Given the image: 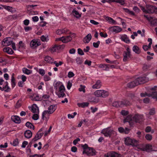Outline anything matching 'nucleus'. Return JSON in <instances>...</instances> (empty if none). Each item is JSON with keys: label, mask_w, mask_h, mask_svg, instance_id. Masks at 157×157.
I'll return each mask as SVG.
<instances>
[{"label": "nucleus", "mask_w": 157, "mask_h": 157, "mask_svg": "<svg viewBox=\"0 0 157 157\" xmlns=\"http://www.w3.org/2000/svg\"><path fill=\"white\" fill-rule=\"evenodd\" d=\"M44 80L45 81H48L51 80V78L47 75H44L43 77Z\"/></svg>", "instance_id": "nucleus-51"}, {"label": "nucleus", "mask_w": 157, "mask_h": 157, "mask_svg": "<svg viewBox=\"0 0 157 157\" xmlns=\"http://www.w3.org/2000/svg\"><path fill=\"white\" fill-rule=\"evenodd\" d=\"M137 141L134 139H132L128 137L125 138L124 139L125 144L128 145L134 146L135 144H137Z\"/></svg>", "instance_id": "nucleus-10"}, {"label": "nucleus", "mask_w": 157, "mask_h": 157, "mask_svg": "<svg viewBox=\"0 0 157 157\" xmlns=\"http://www.w3.org/2000/svg\"><path fill=\"white\" fill-rule=\"evenodd\" d=\"M102 86V83L100 80H98L96 81L95 83L92 86L93 89H100Z\"/></svg>", "instance_id": "nucleus-20"}, {"label": "nucleus", "mask_w": 157, "mask_h": 157, "mask_svg": "<svg viewBox=\"0 0 157 157\" xmlns=\"http://www.w3.org/2000/svg\"><path fill=\"white\" fill-rule=\"evenodd\" d=\"M113 131L110 129L109 128H106L103 129L101 132L105 136H109L110 137L112 135V134Z\"/></svg>", "instance_id": "nucleus-9"}, {"label": "nucleus", "mask_w": 157, "mask_h": 157, "mask_svg": "<svg viewBox=\"0 0 157 157\" xmlns=\"http://www.w3.org/2000/svg\"><path fill=\"white\" fill-rule=\"evenodd\" d=\"M45 130V129L44 128H41L36 134L35 137L32 139L31 141L29 143V144L31 145L33 143L35 142L38 140L40 139L44 134V133L41 132L42 131L44 132Z\"/></svg>", "instance_id": "nucleus-5"}, {"label": "nucleus", "mask_w": 157, "mask_h": 157, "mask_svg": "<svg viewBox=\"0 0 157 157\" xmlns=\"http://www.w3.org/2000/svg\"><path fill=\"white\" fill-rule=\"evenodd\" d=\"M44 60L47 63L51 64H53L54 61L53 58L48 56L45 57Z\"/></svg>", "instance_id": "nucleus-30"}, {"label": "nucleus", "mask_w": 157, "mask_h": 157, "mask_svg": "<svg viewBox=\"0 0 157 157\" xmlns=\"http://www.w3.org/2000/svg\"><path fill=\"white\" fill-rule=\"evenodd\" d=\"M22 101L21 100H19L16 103L15 107L16 108H18L21 106Z\"/></svg>", "instance_id": "nucleus-45"}, {"label": "nucleus", "mask_w": 157, "mask_h": 157, "mask_svg": "<svg viewBox=\"0 0 157 157\" xmlns=\"http://www.w3.org/2000/svg\"><path fill=\"white\" fill-rule=\"evenodd\" d=\"M105 19L110 24H116L117 23L116 21L111 17H106L105 18Z\"/></svg>", "instance_id": "nucleus-32"}, {"label": "nucleus", "mask_w": 157, "mask_h": 157, "mask_svg": "<svg viewBox=\"0 0 157 157\" xmlns=\"http://www.w3.org/2000/svg\"><path fill=\"white\" fill-rule=\"evenodd\" d=\"M72 38L70 36H63L59 38V40H61L63 43H67L71 41Z\"/></svg>", "instance_id": "nucleus-16"}, {"label": "nucleus", "mask_w": 157, "mask_h": 157, "mask_svg": "<svg viewBox=\"0 0 157 157\" xmlns=\"http://www.w3.org/2000/svg\"><path fill=\"white\" fill-rule=\"evenodd\" d=\"M3 89H4V91L6 92H9L10 90V88L7 85H6L4 86L3 87Z\"/></svg>", "instance_id": "nucleus-50"}, {"label": "nucleus", "mask_w": 157, "mask_h": 157, "mask_svg": "<svg viewBox=\"0 0 157 157\" xmlns=\"http://www.w3.org/2000/svg\"><path fill=\"white\" fill-rule=\"evenodd\" d=\"M144 120V116L143 115L136 114L129 121H126L129 122L130 125L132 126L135 123H140L143 121Z\"/></svg>", "instance_id": "nucleus-3"}, {"label": "nucleus", "mask_w": 157, "mask_h": 157, "mask_svg": "<svg viewBox=\"0 0 157 157\" xmlns=\"http://www.w3.org/2000/svg\"><path fill=\"white\" fill-rule=\"evenodd\" d=\"M120 101H114V102L112 104V105L113 106L116 107H118L120 106Z\"/></svg>", "instance_id": "nucleus-53"}, {"label": "nucleus", "mask_w": 157, "mask_h": 157, "mask_svg": "<svg viewBox=\"0 0 157 157\" xmlns=\"http://www.w3.org/2000/svg\"><path fill=\"white\" fill-rule=\"evenodd\" d=\"M32 132L29 130H26L24 133L25 137L27 138H30L32 136Z\"/></svg>", "instance_id": "nucleus-33"}, {"label": "nucleus", "mask_w": 157, "mask_h": 157, "mask_svg": "<svg viewBox=\"0 0 157 157\" xmlns=\"http://www.w3.org/2000/svg\"><path fill=\"white\" fill-rule=\"evenodd\" d=\"M131 52H126V51H124L123 54V61L124 62L128 60L129 58H131Z\"/></svg>", "instance_id": "nucleus-19"}, {"label": "nucleus", "mask_w": 157, "mask_h": 157, "mask_svg": "<svg viewBox=\"0 0 157 157\" xmlns=\"http://www.w3.org/2000/svg\"><path fill=\"white\" fill-rule=\"evenodd\" d=\"M78 54L81 55H83L84 54L83 51L80 48L78 49Z\"/></svg>", "instance_id": "nucleus-57"}, {"label": "nucleus", "mask_w": 157, "mask_h": 157, "mask_svg": "<svg viewBox=\"0 0 157 157\" xmlns=\"http://www.w3.org/2000/svg\"><path fill=\"white\" fill-rule=\"evenodd\" d=\"M92 104H95L99 101V99H89V100Z\"/></svg>", "instance_id": "nucleus-40"}, {"label": "nucleus", "mask_w": 157, "mask_h": 157, "mask_svg": "<svg viewBox=\"0 0 157 157\" xmlns=\"http://www.w3.org/2000/svg\"><path fill=\"white\" fill-rule=\"evenodd\" d=\"M12 120L14 122L19 124L21 122V120L20 117L17 116H13L11 117Z\"/></svg>", "instance_id": "nucleus-26"}, {"label": "nucleus", "mask_w": 157, "mask_h": 157, "mask_svg": "<svg viewBox=\"0 0 157 157\" xmlns=\"http://www.w3.org/2000/svg\"><path fill=\"white\" fill-rule=\"evenodd\" d=\"M121 114L123 116H126L128 114V111L125 110H122L121 111Z\"/></svg>", "instance_id": "nucleus-62"}, {"label": "nucleus", "mask_w": 157, "mask_h": 157, "mask_svg": "<svg viewBox=\"0 0 157 157\" xmlns=\"http://www.w3.org/2000/svg\"><path fill=\"white\" fill-rule=\"evenodd\" d=\"M126 95L128 97H131V98L135 97V94L132 92H127Z\"/></svg>", "instance_id": "nucleus-46"}, {"label": "nucleus", "mask_w": 157, "mask_h": 157, "mask_svg": "<svg viewBox=\"0 0 157 157\" xmlns=\"http://www.w3.org/2000/svg\"><path fill=\"white\" fill-rule=\"evenodd\" d=\"M25 126L29 128H30V129L33 128V129H34L35 128L34 125L29 121L27 122L26 123Z\"/></svg>", "instance_id": "nucleus-41"}, {"label": "nucleus", "mask_w": 157, "mask_h": 157, "mask_svg": "<svg viewBox=\"0 0 157 157\" xmlns=\"http://www.w3.org/2000/svg\"><path fill=\"white\" fill-rule=\"evenodd\" d=\"M19 48H25V44L23 43L22 41H20L18 44Z\"/></svg>", "instance_id": "nucleus-47"}, {"label": "nucleus", "mask_w": 157, "mask_h": 157, "mask_svg": "<svg viewBox=\"0 0 157 157\" xmlns=\"http://www.w3.org/2000/svg\"><path fill=\"white\" fill-rule=\"evenodd\" d=\"M153 146L150 144H147L145 147L143 148L144 151H147L149 152L150 151H155L153 149Z\"/></svg>", "instance_id": "nucleus-28"}, {"label": "nucleus", "mask_w": 157, "mask_h": 157, "mask_svg": "<svg viewBox=\"0 0 157 157\" xmlns=\"http://www.w3.org/2000/svg\"><path fill=\"white\" fill-rule=\"evenodd\" d=\"M138 85L139 82H136V81L135 79L134 81L128 83L127 84V86L128 87L131 88L134 87Z\"/></svg>", "instance_id": "nucleus-18"}, {"label": "nucleus", "mask_w": 157, "mask_h": 157, "mask_svg": "<svg viewBox=\"0 0 157 157\" xmlns=\"http://www.w3.org/2000/svg\"><path fill=\"white\" fill-rule=\"evenodd\" d=\"M38 72L42 76H44L45 74V70L43 69H39Z\"/></svg>", "instance_id": "nucleus-49"}, {"label": "nucleus", "mask_w": 157, "mask_h": 157, "mask_svg": "<svg viewBox=\"0 0 157 157\" xmlns=\"http://www.w3.org/2000/svg\"><path fill=\"white\" fill-rule=\"evenodd\" d=\"M85 86L81 85L80 86V87L79 88V90L80 92L83 91L84 93L85 92Z\"/></svg>", "instance_id": "nucleus-56"}, {"label": "nucleus", "mask_w": 157, "mask_h": 157, "mask_svg": "<svg viewBox=\"0 0 157 157\" xmlns=\"http://www.w3.org/2000/svg\"><path fill=\"white\" fill-rule=\"evenodd\" d=\"M130 130L129 129L127 128H125L124 129L122 127H120L118 128V130L120 132L125 134H128Z\"/></svg>", "instance_id": "nucleus-21"}, {"label": "nucleus", "mask_w": 157, "mask_h": 157, "mask_svg": "<svg viewBox=\"0 0 157 157\" xmlns=\"http://www.w3.org/2000/svg\"><path fill=\"white\" fill-rule=\"evenodd\" d=\"M94 95L97 97H107L109 94L108 91L104 90H98L95 91L94 93Z\"/></svg>", "instance_id": "nucleus-6"}, {"label": "nucleus", "mask_w": 157, "mask_h": 157, "mask_svg": "<svg viewBox=\"0 0 157 157\" xmlns=\"http://www.w3.org/2000/svg\"><path fill=\"white\" fill-rule=\"evenodd\" d=\"M130 103L129 100L126 99H123L120 101V103L119 104L120 107H123L124 106L129 105L130 104Z\"/></svg>", "instance_id": "nucleus-22"}, {"label": "nucleus", "mask_w": 157, "mask_h": 157, "mask_svg": "<svg viewBox=\"0 0 157 157\" xmlns=\"http://www.w3.org/2000/svg\"><path fill=\"white\" fill-rule=\"evenodd\" d=\"M92 36L90 33L88 34L83 39V41L85 43H88L91 40Z\"/></svg>", "instance_id": "nucleus-31"}, {"label": "nucleus", "mask_w": 157, "mask_h": 157, "mask_svg": "<svg viewBox=\"0 0 157 157\" xmlns=\"http://www.w3.org/2000/svg\"><path fill=\"white\" fill-rule=\"evenodd\" d=\"M82 147L83 150L82 152L83 154H86L89 156L95 155H96V152L95 150L92 147H88L87 144L82 145Z\"/></svg>", "instance_id": "nucleus-2"}, {"label": "nucleus", "mask_w": 157, "mask_h": 157, "mask_svg": "<svg viewBox=\"0 0 157 157\" xmlns=\"http://www.w3.org/2000/svg\"><path fill=\"white\" fill-rule=\"evenodd\" d=\"M39 116L37 114H35L33 115L32 119L35 120H37L38 119Z\"/></svg>", "instance_id": "nucleus-58"}, {"label": "nucleus", "mask_w": 157, "mask_h": 157, "mask_svg": "<svg viewBox=\"0 0 157 157\" xmlns=\"http://www.w3.org/2000/svg\"><path fill=\"white\" fill-rule=\"evenodd\" d=\"M72 85V82H71L69 81L67 83V87L68 90H70Z\"/></svg>", "instance_id": "nucleus-61"}, {"label": "nucleus", "mask_w": 157, "mask_h": 157, "mask_svg": "<svg viewBox=\"0 0 157 157\" xmlns=\"http://www.w3.org/2000/svg\"><path fill=\"white\" fill-rule=\"evenodd\" d=\"M132 50L136 53L139 54L140 52L139 48L136 45H134L132 48Z\"/></svg>", "instance_id": "nucleus-39"}, {"label": "nucleus", "mask_w": 157, "mask_h": 157, "mask_svg": "<svg viewBox=\"0 0 157 157\" xmlns=\"http://www.w3.org/2000/svg\"><path fill=\"white\" fill-rule=\"evenodd\" d=\"M29 108L33 113H36L37 111H38V108L35 104H33L32 106L29 107Z\"/></svg>", "instance_id": "nucleus-25"}, {"label": "nucleus", "mask_w": 157, "mask_h": 157, "mask_svg": "<svg viewBox=\"0 0 157 157\" xmlns=\"http://www.w3.org/2000/svg\"><path fill=\"white\" fill-rule=\"evenodd\" d=\"M108 65H109L101 64L99 65V67L104 68V70L107 71L109 70V69Z\"/></svg>", "instance_id": "nucleus-36"}, {"label": "nucleus", "mask_w": 157, "mask_h": 157, "mask_svg": "<svg viewBox=\"0 0 157 157\" xmlns=\"http://www.w3.org/2000/svg\"><path fill=\"white\" fill-rule=\"evenodd\" d=\"M105 157H121V155L117 153L112 151L105 155Z\"/></svg>", "instance_id": "nucleus-15"}, {"label": "nucleus", "mask_w": 157, "mask_h": 157, "mask_svg": "<svg viewBox=\"0 0 157 157\" xmlns=\"http://www.w3.org/2000/svg\"><path fill=\"white\" fill-rule=\"evenodd\" d=\"M143 11L145 13L157 14V7L153 5H147L146 8H144Z\"/></svg>", "instance_id": "nucleus-4"}, {"label": "nucleus", "mask_w": 157, "mask_h": 157, "mask_svg": "<svg viewBox=\"0 0 157 157\" xmlns=\"http://www.w3.org/2000/svg\"><path fill=\"white\" fill-rule=\"evenodd\" d=\"M100 44L99 41H98L97 42H94L93 43V46L95 48H98Z\"/></svg>", "instance_id": "nucleus-55"}, {"label": "nucleus", "mask_w": 157, "mask_h": 157, "mask_svg": "<svg viewBox=\"0 0 157 157\" xmlns=\"http://www.w3.org/2000/svg\"><path fill=\"white\" fill-rule=\"evenodd\" d=\"M72 13L74 16L76 18H79L81 16V14H79V13L75 9L73 10Z\"/></svg>", "instance_id": "nucleus-37"}, {"label": "nucleus", "mask_w": 157, "mask_h": 157, "mask_svg": "<svg viewBox=\"0 0 157 157\" xmlns=\"http://www.w3.org/2000/svg\"><path fill=\"white\" fill-rule=\"evenodd\" d=\"M145 131L147 133H148L151 132V133H153L154 132L153 130H151V127L149 126L146 127L145 129Z\"/></svg>", "instance_id": "nucleus-44"}, {"label": "nucleus", "mask_w": 157, "mask_h": 157, "mask_svg": "<svg viewBox=\"0 0 157 157\" xmlns=\"http://www.w3.org/2000/svg\"><path fill=\"white\" fill-rule=\"evenodd\" d=\"M44 154H43L41 155L35 154L33 155H30L29 157H43V156Z\"/></svg>", "instance_id": "nucleus-64"}, {"label": "nucleus", "mask_w": 157, "mask_h": 157, "mask_svg": "<svg viewBox=\"0 0 157 157\" xmlns=\"http://www.w3.org/2000/svg\"><path fill=\"white\" fill-rule=\"evenodd\" d=\"M13 42L12 39L10 37L4 38L2 41V45L3 46H6L11 44Z\"/></svg>", "instance_id": "nucleus-11"}, {"label": "nucleus", "mask_w": 157, "mask_h": 157, "mask_svg": "<svg viewBox=\"0 0 157 157\" xmlns=\"http://www.w3.org/2000/svg\"><path fill=\"white\" fill-rule=\"evenodd\" d=\"M18 139L17 138L13 140V145L14 146H16L18 145Z\"/></svg>", "instance_id": "nucleus-52"}, {"label": "nucleus", "mask_w": 157, "mask_h": 157, "mask_svg": "<svg viewBox=\"0 0 157 157\" xmlns=\"http://www.w3.org/2000/svg\"><path fill=\"white\" fill-rule=\"evenodd\" d=\"M40 45V43L36 40H33L30 43V46L33 48H36Z\"/></svg>", "instance_id": "nucleus-14"}, {"label": "nucleus", "mask_w": 157, "mask_h": 157, "mask_svg": "<svg viewBox=\"0 0 157 157\" xmlns=\"http://www.w3.org/2000/svg\"><path fill=\"white\" fill-rule=\"evenodd\" d=\"M23 72L27 75H29L32 73V71L26 68H24L23 69Z\"/></svg>", "instance_id": "nucleus-42"}, {"label": "nucleus", "mask_w": 157, "mask_h": 157, "mask_svg": "<svg viewBox=\"0 0 157 157\" xmlns=\"http://www.w3.org/2000/svg\"><path fill=\"white\" fill-rule=\"evenodd\" d=\"M56 90L59 88V90L56 92V94L59 98L63 97L65 95L64 92L65 90V88L62 83L59 82L56 83L54 86Z\"/></svg>", "instance_id": "nucleus-1"}, {"label": "nucleus", "mask_w": 157, "mask_h": 157, "mask_svg": "<svg viewBox=\"0 0 157 157\" xmlns=\"http://www.w3.org/2000/svg\"><path fill=\"white\" fill-rule=\"evenodd\" d=\"M140 103H142V101L145 104H147L149 103L150 101V99H140L138 100Z\"/></svg>", "instance_id": "nucleus-43"}, {"label": "nucleus", "mask_w": 157, "mask_h": 157, "mask_svg": "<svg viewBox=\"0 0 157 157\" xmlns=\"http://www.w3.org/2000/svg\"><path fill=\"white\" fill-rule=\"evenodd\" d=\"M109 30L115 33H118L121 31V28L118 26H113L109 28Z\"/></svg>", "instance_id": "nucleus-13"}, {"label": "nucleus", "mask_w": 157, "mask_h": 157, "mask_svg": "<svg viewBox=\"0 0 157 157\" xmlns=\"http://www.w3.org/2000/svg\"><path fill=\"white\" fill-rule=\"evenodd\" d=\"M14 74L13 73L11 76V83L12 88H14L16 85L15 79L14 77Z\"/></svg>", "instance_id": "nucleus-38"}, {"label": "nucleus", "mask_w": 157, "mask_h": 157, "mask_svg": "<svg viewBox=\"0 0 157 157\" xmlns=\"http://www.w3.org/2000/svg\"><path fill=\"white\" fill-rule=\"evenodd\" d=\"M136 82H139V85L145 83L147 82L148 80L147 77L145 76H143L138 78L136 79Z\"/></svg>", "instance_id": "nucleus-12"}, {"label": "nucleus", "mask_w": 157, "mask_h": 157, "mask_svg": "<svg viewBox=\"0 0 157 157\" xmlns=\"http://www.w3.org/2000/svg\"><path fill=\"white\" fill-rule=\"evenodd\" d=\"M106 62L108 63H115L116 64H118V63H117L116 61L115 60L113 61H110L108 59L106 58L105 59Z\"/></svg>", "instance_id": "nucleus-54"}, {"label": "nucleus", "mask_w": 157, "mask_h": 157, "mask_svg": "<svg viewBox=\"0 0 157 157\" xmlns=\"http://www.w3.org/2000/svg\"><path fill=\"white\" fill-rule=\"evenodd\" d=\"M92 62L91 61L86 60L85 61L84 64L86 65H87L89 66H90L91 65Z\"/></svg>", "instance_id": "nucleus-63"}, {"label": "nucleus", "mask_w": 157, "mask_h": 157, "mask_svg": "<svg viewBox=\"0 0 157 157\" xmlns=\"http://www.w3.org/2000/svg\"><path fill=\"white\" fill-rule=\"evenodd\" d=\"M146 139L148 140L151 141L152 138V136L149 134H146L145 136Z\"/></svg>", "instance_id": "nucleus-48"}, {"label": "nucleus", "mask_w": 157, "mask_h": 157, "mask_svg": "<svg viewBox=\"0 0 157 157\" xmlns=\"http://www.w3.org/2000/svg\"><path fill=\"white\" fill-rule=\"evenodd\" d=\"M3 51L4 52H6L10 55H12L14 52L12 49L9 47H5L3 49Z\"/></svg>", "instance_id": "nucleus-29"}, {"label": "nucleus", "mask_w": 157, "mask_h": 157, "mask_svg": "<svg viewBox=\"0 0 157 157\" xmlns=\"http://www.w3.org/2000/svg\"><path fill=\"white\" fill-rule=\"evenodd\" d=\"M121 39L122 41L127 44H128L130 42V40L129 39L128 37L126 34H124L122 35L121 37Z\"/></svg>", "instance_id": "nucleus-27"}, {"label": "nucleus", "mask_w": 157, "mask_h": 157, "mask_svg": "<svg viewBox=\"0 0 157 157\" xmlns=\"http://www.w3.org/2000/svg\"><path fill=\"white\" fill-rule=\"evenodd\" d=\"M155 113V109L153 108L149 110V112L148 114H146L147 117L149 119H151L150 116H153Z\"/></svg>", "instance_id": "nucleus-24"}, {"label": "nucleus", "mask_w": 157, "mask_h": 157, "mask_svg": "<svg viewBox=\"0 0 157 157\" xmlns=\"http://www.w3.org/2000/svg\"><path fill=\"white\" fill-rule=\"evenodd\" d=\"M144 17L146 18L148 21L151 22L152 24L154 25L157 24V19H154L152 17H148L147 15H144Z\"/></svg>", "instance_id": "nucleus-17"}, {"label": "nucleus", "mask_w": 157, "mask_h": 157, "mask_svg": "<svg viewBox=\"0 0 157 157\" xmlns=\"http://www.w3.org/2000/svg\"><path fill=\"white\" fill-rule=\"evenodd\" d=\"M99 35L101 37L104 38H106L108 36V35L106 33H105V34H104V33L102 32H101L99 33Z\"/></svg>", "instance_id": "nucleus-59"}, {"label": "nucleus", "mask_w": 157, "mask_h": 157, "mask_svg": "<svg viewBox=\"0 0 157 157\" xmlns=\"http://www.w3.org/2000/svg\"><path fill=\"white\" fill-rule=\"evenodd\" d=\"M140 96L141 97H152V98H157V91L153 92L150 93H147L145 92L140 93Z\"/></svg>", "instance_id": "nucleus-8"}, {"label": "nucleus", "mask_w": 157, "mask_h": 157, "mask_svg": "<svg viewBox=\"0 0 157 157\" xmlns=\"http://www.w3.org/2000/svg\"><path fill=\"white\" fill-rule=\"evenodd\" d=\"M89 104V103L88 102H83L82 103H78L77 105L79 107L84 108L88 106Z\"/></svg>", "instance_id": "nucleus-34"}, {"label": "nucleus", "mask_w": 157, "mask_h": 157, "mask_svg": "<svg viewBox=\"0 0 157 157\" xmlns=\"http://www.w3.org/2000/svg\"><path fill=\"white\" fill-rule=\"evenodd\" d=\"M33 100L37 101H41L43 105L44 106L49 104L50 103V101L48 99L43 100L42 99H33Z\"/></svg>", "instance_id": "nucleus-23"}, {"label": "nucleus", "mask_w": 157, "mask_h": 157, "mask_svg": "<svg viewBox=\"0 0 157 157\" xmlns=\"http://www.w3.org/2000/svg\"><path fill=\"white\" fill-rule=\"evenodd\" d=\"M2 6L4 9L6 10L9 12L13 13L14 11V10H13V8L12 7L4 5H2Z\"/></svg>", "instance_id": "nucleus-35"}, {"label": "nucleus", "mask_w": 157, "mask_h": 157, "mask_svg": "<svg viewBox=\"0 0 157 157\" xmlns=\"http://www.w3.org/2000/svg\"><path fill=\"white\" fill-rule=\"evenodd\" d=\"M74 74L71 71H69L68 74V77L69 78H71L74 76Z\"/></svg>", "instance_id": "nucleus-60"}, {"label": "nucleus", "mask_w": 157, "mask_h": 157, "mask_svg": "<svg viewBox=\"0 0 157 157\" xmlns=\"http://www.w3.org/2000/svg\"><path fill=\"white\" fill-rule=\"evenodd\" d=\"M56 109V105H52L50 106L48 110L44 111L42 113V118L44 120V116L47 114H51L53 113Z\"/></svg>", "instance_id": "nucleus-7"}]
</instances>
